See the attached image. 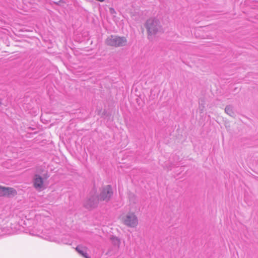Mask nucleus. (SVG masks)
I'll return each instance as SVG.
<instances>
[{
    "label": "nucleus",
    "mask_w": 258,
    "mask_h": 258,
    "mask_svg": "<svg viewBox=\"0 0 258 258\" xmlns=\"http://www.w3.org/2000/svg\"><path fill=\"white\" fill-rule=\"evenodd\" d=\"M121 218L123 223L127 226L136 227L138 225V218L134 213H128Z\"/></svg>",
    "instance_id": "nucleus-4"
},
{
    "label": "nucleus",
    "mask_w": 258,
    "mask_h": 258,
    "mask_svg": "<svg viewBox=\"0 0 258 258\" xmlns=\"http://www.w3.org/2000/svg\"><path fill=\"white\" fill-rule=\"evenodd\" d=\"M146 27L150 37H151L152 35H154L161 31L159 22L156 19H148L146 24Z\"/></svg>",
    "instance_id": "nucleus-2"
},
{
    "label": "nucleus",
    "mask_w": 258,
    "mask_h": 258,
    "mask_svg": "<svg viewBox=\"0 0 258 258\" xmlns=\"http://www.w3.org/2000/svg\"><path fill=\"white\" fill-rule=\"evenodd\" d=\"M113 240L114 241V243L115 244L118 245L119 244V240L117 238H114Z\"/></svg>",
    "instance_id": "nucleus-11"
},
{
    "label": "nucleus",
    "mask_w": 258,
    "mask_h": 258,
    "mask_svg": "<svg viewBox=\"0 0 258 258\" xmlns=\"http://www.w3.org/2000/svg\"><path fill=\"white\" fill-rule=\"evenodd\" d=\"M76 251L85 258H90L87 255V248L82 245H78L76 248Z\"/></svg>",
    "instance_id": "nucleus-9"
},
{
    "label": "nucleus",
    "mask_w": 258,
    "mask_h": 258,
    "mask_svg": "<svg viewBox=\"0 0 258 258\" xmlns=\"http://www.w3.org/2000/svg\"><path fill=\"white\" fill-rule=\"evenodd\" d=\"M105 43L109 46L119 47L125 45L126 39L124 37L111 35L106 39Z\"/></svg>",
    "instance_id": "nucleus-3"
},
{
    "label": "nucleus",
    "mask_w": 258,
    "mask_h": 258,
    "mask_svg": "<svg viewBox=\"0 0 258 258\" xmlns=\"http://www.w3.org/2000/svg\"><path fill=\"white\" fill-rule=\"evenodd\" d=\"M113 192L110 185H107L103 187L100 195L98 196L99 201H108L112 196Z\"/></svg>",
    "instance_id": "nucleus-6"
},
{
    "label": "nucleus",
    "mask_w": 258,
    "mask_h": 258,
    "mask_svg": "<svg viewBox=\"0 0 258 258\" xmlns=\"http://www.w3.org/2000/svg\"><path fill=\"white\" fill-rule=\"evenodd\" d=\"M16 194V190L11 187H0V196H14Z\"/></svg>",
    "instance_id": "nucleus-8"
},
{
    "label": "nucleus",
    "mask_w": 258,
    "mask_h": 258,
    "mask_svg": "<svg viewBox=\"0 0 258 258\" xmlns=\"http://www.w3.org/2000/svg\"><path fill=\"white\" fill-rule=\"evenodd\" d=\"M34 186L38 190H41L44 188L43 180L40 175L37 174L35 175L34 178Z\"/></svg>",
    "instance_id": "nucleus-7"
},
{
    "label": "nucleus",
    "mask_w": 258,
    "mask_h": 258,
    "mask_svg": "<svg viewBox=\"0 0 258 258\" xmlns=\"http://www.w3.org/2000/svg\"><path fill=\"white\" fill-rule=\"evenodd\" d=\"M98 196L95 195V191L93 190L90 194V197L85 201V207L87 209H92L96 207L99 202Z\"/></svg>",
    "instance_id": "nucleus-5"
},
{
    "label": "nucleus",
    "mask_w": 258,
    "mask_h": 258,
    "mask_svg": "<svg viewBox=\"0 0 258 258\" xmlns=\"http://www.w3.org/2000/svg\"><path fill=\"white\" fill-rule=\"evenodd\" d=\"M225 111L227 114L231 116H233L234 115L233 107L231 106H227L225 107Z\"/></svg>",
    "instance_id": "nucleus-10"
},
{
    "label": "nucleus",
    "mask_w": 258,
    "mask_h": 258,
    "mask_svg": "<svg viewBox=\"0 0 258 258\" xmlns=\"http://www.w3.org/2000/svg\"><path fill=\"white\" fill-rule=\"evenodd\" d=\"M56 231L54 229H49L45 230L42 233H38L31 234L33 235L37 236L50 241H53L57 243H63L64 244H69L68 242L60 238L59 236L56 234Z\"/></svg>",
    "instance_id": "nucleus-1"
}]
</instances>
